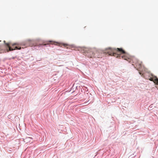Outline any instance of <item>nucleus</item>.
Here are the masks:
<instances>
[{"label":"nucleus","mask_w":158,"mask_h":158,"mask_svg":"<svg viewBox=\"0 0 158 158\" xmlns=\"http://www.w3.org/2000/svg\"><path fill=\"white\" fill-rule=\"evenodd\" d=\"M106 52L109 55L113 56L119 57L122 58L125 60H127L129 62H131V57L128 54H126L125 52L122 48H117L116 49L112 48H110L106 49Z\"/></svg>","instance_id":"1"},{"label":"nucleus","mask_w":158,"mask_h":158,"mask_svg":"<svg viewBox=\"0 0 158 158\" xmlns=\"http://www.w3.org/2000/svg\"><path fill=\"white\" fill-rule=\"evenodd\" d=\"M148 77V79L153 81L155 84L158 85V78L154 76L152 74H149Z\"/></svg>","instance_id":"2"},{"label":"nucleus","mask_w":158,"mask_h":158,"mask_svg":"<svg viewBox=\"0 0 158 158\" xmlns=\"http://www.w3.org/2000/svg\"><path fill=\"white\" fill-rule=\"evenodd\" d=\"M132 60L133 61V63L135 65L136 68L138 70L139 69H140L141 66V62L139 61L137 59L135 58H133Z\"/></svg>","instance_id":"3"},{"label":"nucleus","mask_w":158,"mask_h":158,"mask_svg":"<svg viewBox=\"0 0 158 158\" xmlns=\"http://www.w3.org/2000/svg\"><path fill=\"white\" fill-rule=\"evenodd\" d=\"M84 52L85 53H89L90 55V57H94V53L93 52V50L87 48H85L83 49Z\"/></svg>","instance_id":"4"},{"label":"nucleus","mask_w":158,"mask_h":158,"mask_svg":"<svg viewBox=\"0 0 158 158\" xmlns=\"http://www.w3.org/2000/svg\"><path fill=\"white\" fill-rule=\"evenodd\" d=\"M4 42L5 44L6 45L7 47H8L9 48V50H7V52H9V51H12V50H14L15 49H20L21 48V47L19 48V47H17V46L15 47V48H12L10 46V43H6V41L5 40L4 41Z\"/></svg>","instance_id":"5"},{"label":"nucleus","mask_w":158,"mask_h":158,"mask_svg":"<svg viewBox=\"0 0 158 158\" xmlns=\"http://www.w3.org/2000/svg\"><path fill=\"white\" fill-rule=\"evenodd\" d=\"M58 44H59V45L60 47H62V46H63L64 47L66 48L67 49H71L73 48V46L72 45H70L66 44H60L58 43H56Z\"/></svg>","instance_id":"6"},{"label":"nucleus","mask_w":158,"mask_h":158,"mask_svg":"<svg viewBox=\"0 0 158 158\" xmlns=\"http://www.w3.org/2000/svg\"><path fill=\"white\" fill-rule=\"evenodd\" d=\"M31 139H32L30 138H27L25 139V140L24 141L25 142H26L27 143L28 142V141H30V140Z\"/></svg>","instance_id":"7"},{"label":"nucleus","mask_w":158,"mask_h":158,"mask_svg":"<svg viewBox=\"0 0 158 158\" xmlns=\"http://www.w3.org/2000/svg\"><path fill=\"white\" fill-rule=\"evenodd\" d=\"M49 43H52V42H53L54 43H55V42H52V41H49Z\"/></svg>","instance_id":"8"},{"label":"nucleus","mask_w":158,"mask_h":158,"mask_svg":"<svg viewBox=\"0 0 158 158\" xmlns=\"http://www.w3.org/2000/svg\"><path fill=\"white\" fill-rule=\"evenodd\" d=\"M16 45V44H12V46H13V45Z\"/></svg>","instance_id":"9"},{"label":"nucleus","mask_w":158,"mask_h":158,"mask_svg":"<svg viewBox=\"0 0 158 158\" xmlns=\"http://www.w3.org/2000/svg\"><path fill=\"white\" fill-rule=\"evenodd\" d=\"M139 74L141 75V73H140V72H139Z\"/></svg>","instance_id":"10"}]
</instances>
